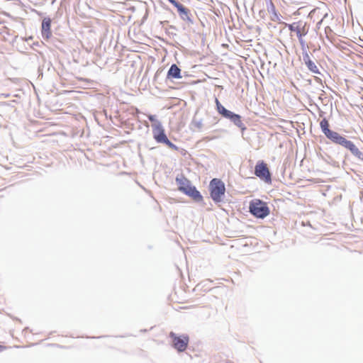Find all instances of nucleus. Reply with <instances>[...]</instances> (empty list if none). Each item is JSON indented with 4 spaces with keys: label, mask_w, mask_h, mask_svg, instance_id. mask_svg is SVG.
Returning <instances> with one entry per match:
<instances>
[{
    "label": "nucleus",
    "mask_w": 363,
    "mask_h": 363,
    "mask_svg": "<svg viewBox=\"0 0 363 363\" xmlns=\"http://www.w3.org/2000/svg\"><path fill=\"white\" fill-rule=\"evenodd\" d=\"M320 126L323 133L325 136L333 143L340 145L348 149L353 155L359 160L363 161V153L356 147V145L350 140H347L345 137L340 135L338 133L333 131L329 128V122L326 118H323Z\"/></svg>",
    "instance_id": "f257e3e1"
},
{
    "label": "nucleus",
    "mask_w": 363,
    "mask_h": 363,
    "mask_svg": "<svg viewBox=\"0 0 363 363\" xmlns=\"http://www.w3.org/2000/svg\"><path fill=\"white\" fill-rule=\"evenodd\" d=\"M176 181L178 184V189L180 191L191 197L196 201L199 202L203 200L200 192L196 190L195 186H191V182L187 179L182 177L177 178Z\"/></svg>",
    "instance_id": "f03ea898"
},
{
    "label": "nucleus",
    "mask_w": 363,
    "mask_h": 363,
    "mask_svg": "<svg viewBox=\"0 0 363 363\" xmlns=\"http://www.w3.org/2000/svg\"><path fill=\"white\" fill-rule=\"evenodd\" d=\"M249 209L250 212L258 218H264L270 213L267 203L260 199L252 200L250 203Z\"/></svg>",
    "instance_id": "7ed1b4c3"
},
{
    "label": "nucleus",
    "mask_w": 363,
    "mask_h": 363,
    "mask_svg": "<svg viewBox=\"0 0 363 363\" xmlns=\"http://www.w3.org/2000/svg\"><path fill=\"white\" fill-rule=\"evenodd\" d=\"M151 126L153 138L157 143H164L172 149L177 148L175 145H174L167 137L164 129L160 121H155V123H152Z\"/></svg>",
    "instance_id": "20e7f679"
},
{
    "label": "nucleus",
    "mask_w": 363,
    "mask_h": 363,
    "mask_svg": "<svg viewBox=\"0 0 363 363\" xmlns=\"http://www.w3.org/2000/svg\"><path fill=\"white\" fill-rule=\"evenodd\" d=\"M210 191L212 199L220 202L225 192L224 183L219 179H213L210 182Z\"/></svg>",
    "instance_id": "39448f33"
},
{
    "label": "nucleus",
    "mask_w": 363,
    "mask_h": 363,
    "mask_svg": "<svg viewBox=\"0 0 363 363\" xmlns=\"http://www.w3.org/2000/svg\"><path fill=\"white\" fill-rule=\"evenodd\" d=\"M289 29L296 35L301 45L304 44L303 37L307 35L309 30V26L303 21H299L288 25Z\"/></svg>",
    "instance_id": "423d86ee"
},
{
    "label": "nucleus",
    "mask_w": 363,
    "mask_h": 363,
    "mask_svg": "<svg viewBox=\"0 0 363 363\" xmlns=\"http://www.w3.org/2000/svg\"><path fill=\"white\" fill-rule=\"evenodd\" d=\"M169 337L172 340L173 347L179 352H184L186 350L189 337L187 335L177 336L174 333L170 332Z\"/></svg>",
    "instance_id": "0eeeda50"
},
{
    "label": "nucleus",
    "mask_w": 363,
    "mask_h": 363,
    "mask_svg": "<svg viewBox=\"0 0 363 363\" xmlns=\"http://www.w3.org/2000/svg\"><path fill=\"white\" fill-rule=\"evenodd\" d=\"M255 174L265 182L270 183L272 181L269 168L264 161H259L257 163L255 168Z\"/></svg>",
    "instance_id": "6e6552de"
},
{
    "label": "nucleus",
    "mask_w": 363,
    "mask_h": 363,
    "mask_svg": "<svg viewBox=\"0 0 363 363\" xmlns=\"http://www.w3.org/2000/svg\"><path fill=\"white\" fill-rule=\"evenodd\" d=\"M42 36L45 40H49L52 36L51 31V19L50 18H44L42 21Z\"/></svg>",
    "instance_id": "1a4fd4ad"
},
{
    "label": "nucleus",
    "mask_w": 363,
    "mask_h": 363,
    "mask_svg": "<svg viewBox=\"0 0 363 363\" xmlns=\"http://www.w3.org/2000/svg\"><path fill=\"white\" fill-rule=\"evenodd\" d=\"M167 77L174 79L182 78L181 69L177 67V65L174 64L170 67L167 72Z\"/></svg>",
    "instance_id": "9d476101"
},
{
    "label": "nucleus",
    "mask_w": 363,
    "mask_h": 363,
    "mask_svg": "<svg viewBox=\"0 0 363 363\" xmlns=\"http://www.w3.org/2000/svg\"><path fill=\"white\" fill-rule=\"evenodd\" d=\"M216 108L218 112L225 118H228L231 111L227 110L223 106L221 105L218 99H216Z\"/></svg>",
    "instance_id": "9b49d317"
},
{
    "label": "nucleus",
    "mask_w": 363,
    "mask_h": 363,
    "mask_svg": "<svg viewBox=\"0 0 363 363\" xmlns=\"http://www.w3.org/2000/svg\"><path fill=\"white\" fill-rule=\"evenodd\" d=\"M228 118L230 119L238 127H241L242 125V122L240 115L231 112Z\"/></svg>",
    "instance_id": "f8f14e48"
},
{
    "label": "nucleus",
    "mask_w": 363,
    "mask_h": 363,
    "mask_svg": "<svg viewBox=\"0 0 363 363\" xmlns=\"http://www.w3.org/2000/svg\"><path fill=\"white\" fill-rule=\"evenodd\" d=\"M172 4L174 5L177 9L178 12L180 14H184L186 16L188 14V11H189L188 9L186 8H185L182 4H180L178 1L174 0L172 3Z\"/></svg>",
    "instance_id": "ddd939ff"
},
{
    "label": "nucleus",
    "mask_w": 363,
    "mask_h": 363,
    "mask_svg": "<svg viewBox=\"0 0 363 363\" xmlns=\"http://www.w3.org/2000/svg\"><path fill=\"white\" fill-rule=\"evenodd\" d=\"M307 58L308 60H306V65H307L308 68L313 72L318 73V70L315 64L313 62H312L308 57H307Z\"/></svg>",
    "instance_id": "4468645a"
},
{
    "label": "nucleus",
    "mask_w": 363,
    "mask_h": 363,
    "mask_svg": "<svg viewBox=\"0 0 363 363\" xmlns=\"http://www.w3.org/2000/svg\"><path fill=\"white\" fill-rule=\"evenodd\" d=\"M23 334L24 337H29V335L30 334H36L37 335V334H38V333H37V332L35 333L33 329H30L29 328H26L23 330Z\"/></svg>",
    "instance_id": "2eb2a0df"
},
{
    "label": "nucleus",
    "mask_w": 363,
    "mask_h": 363,
    "mask_svg": "<svg viewBox=\"0 0 363 363\" xmlns=\"http://www.w3.org/2000/svg\"><path fill=\"white\" fill-rule=\"evenodd\" d=\"M320 8H315L314 9H313L310 13H309V16L313 18L314 16H315L316 14H318L320 13Z\"/></svg>",
    "instance_id": "dca6fc26"
},
{
    "label": "nucleus",
    "mask_w": 363,
    "mask_h": 363,
    "mask_svg": "<svg viewBox=\"0 0 363 363\" xmlns=\"http://www.w3.org/2000/svg\"><path fill=\"white\" fill-rule=\"evenodd\" d=\"M332 33H333V30H332V29L330 27H326L325 28V34H326L328 38H329L330 35H332Z\"/></svg>",
    "instance_id": "f3484780"
},
{
    "label": "nucleus",
    "mask_w": 363,
    "mask_h": 363,
    "mask_svg": "<svg viewBox=\"0 0 363 363\" xmlns=\"http://www.w3.org/2000/svg\"><path fill=\"white\" fill-rule=\"evenodd\" d=\"M148 119L152 123H155V121H157L155 118V116H152V115H150L148 116Z\"/></svg>",
    "instance_id": "a211bd4d"
},
{
    "label": "nucleus",
    "mask_w": 363,
    "mask_h": 363,
    "mask_svg": "<svg viewBox=\"0 0 363 363\" xmlns=\"http://www.w3.org/2000/svg\"><path fill=\"white\" fill-rule=\"evenodd\" d=\"M6 350V346H4V345H0V352H2L4 350Z\"/></svg>",
    "instance_id": "6ab92c4d"
},
{
    "label": "nucleus",
    "mask_w": 363,
    "mask_h": 363,
    "mask_svg": "<svg viewBox=\"0 0 363 363\" xmlns=\"http://www.w3.org/2000/svg\"><path fill=\"white\" fill-rule=\"evenodd\" d=\"M322 21H323V18L320 19V21L318 22V24H320L322 23Z\"/></svg>",
    "instance_id": "aec40b11"
},
{
    "label": "nucleus",
    "mask_w": 363,
    "mask_h": 363,
    "mask_svg": "<svg viewBox=\"0 0 363 363\" xmlns=\"http://www.w3.org/2000/svg\"><path fill=\"white\" fill-rule=\"evenodd\" d=\"M327 15H328L327 13H324L323 14V18H325Z\"/></svg>",
    "instance_id": "412c9836"
},
{
    "label": "nucleus",
    "mask_w": 363,
    "mask_h": 363,
    "mask_svg": "<svg viewBox=\"0 0 363 363\" xmlns=\"http://www.w3.org/2000/svg\"><path fill=\"white\" fill-rule=\"evenodd\" d=\"M171 4L174 1V0H168Z\"/></svg>",
    "instance_id": "4be33fe9"
},
{
    "label": "nucleus",
    "mask_w": 363,
    "mask_h": 363,
    "mask_svg": "<svg viewBox=\"0 0 363 363\" xmlns=\"http://www.w3.org/2000/svg\"><path fill=\"white\" fill-rule=\"evenodd\" d=\"M271 5H272V8L274 9V6L272 2H271Z\"/></svg>",
    "instance_id": "5701e85b"
},
{
    "label": "nucleus",
    "mask_w": 363,
    "mask_h": 363,
    "mask_svg": "<svg viewBox=\"0 0 363 363\" xmlns=\"http://www.w3.org/2000/svg\"><path fill=\"white\" fill-rule=\"evenodd\" d=\"M15 347L16 348H20L21 347L20 346H18V345H16Z\"/></svg>",
    "instance_id": "b1692460"
}]
</instances>
